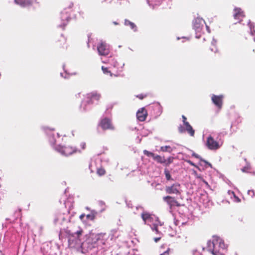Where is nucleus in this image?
I'll use <instances>...</instances> for the list:
<instances>
[{"label":"nucleus","mask_w":255,"mask_h":255,"mask_svg":"<svg viewBox=\"0 0 255 255\" xmlns=\"http://www.w3.org/2000/svg\"><path fill=\"white\" fill-rule=\"evenodd\" d=\"M33 0H14L16 4L22 7H26L30 5L32 3Z\"/></svg>","instance_id":"nucleus-16"},{"label":"nucleus","mask_w":255,"mask_h":255,"mask_svg":"<svg viewBox=\"0 0 255 255\" xmlns=\"http://www.w3.org/2000/svg\"><path fill=\"white\" fill-rule=\"evenodd\" d=\"M170 251H171L170 249L168 248L166 251H165L164 253L161 254L160 255H169Z\"/></svg>","instance_id":"nucleus-31"},{"label":"nucleus","mask_w":255,"mask_h":255,"mask_svg":"<svg viewBox=\"0 0 255 255\" xmlns=\"http://www.w3.org/2000/svg\"><path fill=\"white\" fill-rule=\"evenodd\" d=\"M141 217L143 220L144 224H146L147 222L152 221V217L151 215L148 212H143L141 215Z\"/></svg>","instance_id":"nucleus-17"},{"label":"nucleus","mask_w":255,"mask_h":255,"mask_svg":"<svg viewBox=\"0 0 255 255\" xmlns=\"http://www.w3.org/2000/svg\"><path fill=\"white\" fill-rule=\"evenodd\" d=\"M164 173L167 180H172L173 179L171 177L170 172L167 168H165L164 170Z\"/></svg>","instance_id":"nucleus-21"},{"label":"nucleus","mask_w":255,"mask_h":255,"mask_svg":"<svg viewBox=\"0 0 255 255\" xmlns=\"http://www.w3.org/2000/svg\"><path fill=\"white\" fill-rule=\"evenodd\" d=\"M97 49L100 55L103 56L108 55L110 52L109 49L104 43H101L97 47Z\"/></svg>","instance_id":"nucleus-13"},{"label":"nucleus","mask_w":255,"mask_h":255,"mask_svg":"<svg viewBox=\"0 0 255 255\" xmlns=\"http://www.w3.org/2000/svg\"><path fill=\"white\" fill-rule=\"evenodd\" d=\"M1 187V185L0 184V187Z\"/></svg>","instance_id":"nucleus-44"},{"label":"nucleus","mask_w":255,"mask_h":255,"mask_svg":"<svg viewBox=\"0 0 255 255\" xmlns=\"http://www.w3.org/2000/svg\"><path fill=\"white\" fill-rule=\"evenodd\" d=\"M143 153L148 157H152L153 159H154V157H155V155L154 153L149 151L146 150H144L143 151Z\"/></svg>","instance_id":"nucleus-24"},{"label":"nucleus","mask_w":255,"mask_h":255,"mask_svg":"<svg viewBox=\"0 0 255 255\" xmlns=\"http://www.w3.org/2000/svg\"><path fill=\"white\" fill-rule=\"evenodd\" d=\"M147 116V112L144 108H140L136 113L137 119L140 122L145 120Z\"/></svg>","instance_id":"nucleus-14"},{"label":"nucleus","mask_w":255,"mask_h":255,"mask_svg":"<svg viewBox=\"0 0 255 255\" xmlns=\"http://www.w3.org/2000/svg\"><path fill=\"white\" fill-rule=\"evenodd\" d=\"M195 157H197V158H198V157H199V156H197V155H195Z\"/></svg>","instance_id":"nucleus-42"},{"label":"nucleus","mask_w":255,"mask_h":255,"mask_svg":"<svg viewBox=\"0 0 255 255\" xmlns=\"http://www.w3.org/2000/svg\"><path fill=\"white\" fill-rule=\"evenodd\" d=\"M102 237L101 234H91L86 240L82 244V248L86 249L87 250L92 249L98 247V243Z\"/></svg>","instance_id":"nucleus-2"},{"label":"nucleus","mask_w":255,"mask_h":255,"mask_svg":"<svg viewBox=\"0 0 255 255\" xmlns=\"http://www.w3.org/2000/svg\"><path fill=\"white\" fill-rule=\"evenodd\" d=\"M186 127V130L187 131L188 133L192 136H193L195 134V130L192 128V126L189 124V123H186V125H185Z\"/></svg>","instance_id":"nucleus-19"},{"label":"nucleus","mask_w":255,"mask_h":255,"mask_svg":"<svg viewBox=\"0 0 255 255\" xmlns=\"http://www.w3.org/2000/svg\"><path fill=\"white\" fill-rule=\"evenodd\" d=\"M98 126L104 130H113L115 129V127L112 123V120L107 117L102 119L100 120Z\"/></svg>","instance_id":"nucleus-4"},{"label":"nucleus","mask_w":255,"mask_h":255,"mask_svg":"<svg viewBox=\"0 0 255 255\" xmlns=\"http://www.w3.org/2000/svg\"><path fill=\"white\" fill-rule=\"evenodd\" d=\"M125 25L126 26H129L131 29H133L134 31L137 30V27L136 25L132 22L129 21L128 19L125 20Z\"/></svg>","instance_id":"nucleus-18"},{"label":"nucleus","mask_w":255,"mask_h":255,"mask_svg":"<svg viewBox=\"0 0 255 255\" xmlns=\"http://www.w3.org/2000/svg\"><path fill=\"white\" fill-rule=\"evenodd\" d=\"M180 188V185L178 183H175L171 186H166L165 188V191L166 193L169 194H174L179 195L181 193Z\"/></svg>","instance_id":"nucleus-7"},{"label":"nucleus","mask_w":255,"mask_h":255,"mask_svg":"<svg viewBox=\"0 0 255 255\" xmlns=\"http://www.w3.org/2000/svg\"><path fill=\"white\" fill-rule=\"evenodd\" d=\"M161 238V237H158V238H154V241L155 243H157L158 242L159 240H160Z\"/></svg>","instance_id":"nucleus-37"},{"label":"nucleus","mask_w":255,"mask_h":255,"mask_svg":"<svg viewBox=\"0 0 255 255\" xmlns=\"http://www.w3.org/2000/svg\"><path fill=\"white\" fill-rule=\"evenodd\" d=\"M173 161V158L172 157H169L166 159V163H164L165 164L166 166H168L170 164L172 163Z\"/></svg>","instance_id":"nucleus-29"},{"label":"nucleus","mask_w":255,"mask_h":255,"mask_svg":"<svg viewBox=\"0 0 255 255\" xmlns=\"http://www.w3.org/2000/svg\"><path fill=\"white\" fill-rule=\"evenodd\" d=\"M55 149L65 156H69L76 151L75 148L71 146H64L55 147Z\"/></svg>","instance_id":"nucleus-6"},{"label":"nucleus","mask_w":255,"mask_h":255,"mask_svg":"<svg viewBox=\"0 0 255 255\" xmlns=\"http://www.w3.org/2000/svg\"><path fill=\"white\" fill-rule=\"evenodd\" d=\"M84 217H85V214H81V215L80 216L79 218H80V219L82 220H83V218H84Z\"/></svg>","instance_id":"nucleus-38"},{"label":"nucleus","mask_w":255,"mask_h":255,"mask_svg":"<svg viewBox=\"0 0 255 255\" xmlns=\"http://www.w3.org/2000/svg\"><path fill=\"white\" fill-rule=\"evenodd\" d=\"M44 129H45L46 132H47L49 130H50V131H54L55 130V128H49L48 127H45V128H44Z\"/></svg>","instance_id":"nucleus-35"},{"label":"nucleus","mask_w":255,"mask_h":255,"mask_svg":"<svg viewBox=\"0 0 255 255\" xmlns=\"http://www.w3.org/2000/svg\"><path fill=\"white\" fill-rule=\"evenodd\" d=\"M102 70L105 74H109L110 75V76H112V73H111V72L110 71H109L108 70V68L105 67L104 66H102Z\"/></svg>","instance_id":"nucleus-26"},{"label":"nucleus","mask_w":255,"mask_h":255,"mask_svg":"<svg viewBox=\"0 0 255 255\" xmlns=\"http://www.w3.org/2000/svg\"><path fill=\"white\" fill-rule=\"evenodd\" d=\"M57 47L62 48H67L66 39L63 35H61L55 41Z\"/></svg>","instance_id":"nucleus-15"},{"label":"nucleus","mask_w":255,"mask_h":255,"mask_svg":"<svg viewBox=\"0 0 255 255\" xmlns=\"http://www.w3.org/2000/svg\"><path fill=\"white\" fill-rule=\"evenodd\" d=\"M182 118L183 119V122L184 126L186 125V123H189L188 122L186 121L187 119L185 116L182 115Z\"/></svg>","instance_id":"nucleus-34"},{"label":"nucleus","mask_w":255,"mask_h":255,"mask_svg":"<svg viewBox=\"0 0 255 255\" xmlns=\"http://www.w3.org/2000/svg\"><path fill=\"white\" fill-rule=\"evenodd\" d=\"M101 95L97 92L94 91L88 93L86 96V102L88 104H92L95 101H99Z\"/></svg>","instance_id":"nucleus-5"},{"label":"nucleus","mask_w":255,"mask_h":255,"mask_svg":"<svg viewBox=\"0 0 255 255\" xmlns=\"http://www.w3.org/2000/svg\"><path fill=\"white\" fill-rule=\"evenodd\" d=\"M206 145L208 148L211 150H216L220 147L219 143L215 140L212 136L207 137Z\"/></svg>","instance_id":"nucleus-9"},{"label":"nucleus","mask_w":255,"mask_h":255,"mask_svg":"<svg viewBox=\"0 0 255 255\" xmlns=\"http://www.w3.org/2000/svg\"><path fill=\"white\" fill-rule=\"evenodd\" d=\"M214 47L213 48H211L210 49L212 51L214 52V53H217L219 52V50L218 49V48L215 46L214 45Z\"/></svg>","instance_id":"nucleus-33"},{"label":"nucleus","mask_w":255,"mask_h":255,"mask_svg":"<svg viewBox=\"0 0 255 255\" xmlns=\"http://www.w3.org/2000/svg\"><path fill=\"white\" fill-rule=\"evenodd\" d=\"M106 173V171L105 169L103 167H100L97 169V174L99 176H103Z\"/></svg>","instance_id":"nucleus-22"},{"label":"nucleus","mask_w":255,"mask_h":255,"mask_svg":"<svg viewBox=\"0 0 255 255\" xmlns=\"http://www.w3.org/2000/svg\"><path fill=\"white\" fill-rule=\"evenodd\" d=\"M242 170L243 172H245V168L242 169Z\"/></svg>","instance_id":"nucleus-41"},{"label":"nucleus","mask_w":255,"mask_h":255,"mask_svg":"<svg viewBox=\"0 0 255 255\" xmlns=\"http://www.w3.org/2000/svg\"><path fill=\"white\" fill-rule=\"evenodd\" d=\"M86 218L88 220L94 221L96 218L95 214L91 213L86 215Z\"/></svg>","instance_id":"nucleus-25"},{"label":"nucleus","mask_w":255,"mask_h":255,"mask_svg":"<svg viewBox=\"0 0 255 255\" xmlns=\"http://www.w3.org/2000/svg\"><path fill=\"white\" fill-rule=\"evenodd\" d=\"M202 161H204V162L208 164L210 166H211V164L210 163H209L207 161H205V160H202Z\"/></svg>","instance_id":"nucleus-40"},{"label":"nucleus","mask_w":255,"mask_h":255,"mask_svg":"<svg viewBox=\"0 0 255 255\" xmlns=\"http://www.w3.org/2000/svg\"><path fill=\"white\" fill-rule=\"evenodd\" d=\"M84 233L82 228H79L78 230L74 233L69 234L68 236V243L69 246L75 247L76 246L81 245L82 246V242L81 238Z\"/></svg>","instance_id":"nucleus-3"},{"label":"nucleus","mask_w":255,"mask_h":255,"mask_svg":"<svg viewBox=\"0 0 255 255\" xmlns=\"http://www.w3.org/2000/svg\"><path fill=\"white\" fill-rule=\"evenodd\" d=\"M114 23H115V24H117V22H114Z\"/></svg>","instance_id":"nucleus-43"},{"label":"nucleus","mask_w":255,"mask_h":255,"mask_svg":"<svg viewBox=\"0 0 255 255\" xmlns=\"http://www.w3.org/2000/svg\"><path fill=\"white\" fill-rule=\"evenodd\" d=\"M160 150L163 152L168 151L169 152H171L172 151L171 147L169 145L161 146L160 148Z\"/></svg>","instance_id":"nucleus-23"},{"label":"nucleus","mask_w":255,"mask_h":255,"mask_svg":"<svg viewBox=\"0 0 255 255\" xmlns=\"http://www.w3.org/2000/svg\"><path fill=\"white\" fill-rule=\"evenodd\" d=\"M153 160L160 163H166V159L164 158V157H162L160 155L157 154H156L155 157H154Z\"/></svg>","instance_id":"nucleus-20"},{"label":"nucleus","mask_w":255,"mask_h":255,"mask_svg":"<svg viewBox=\"0 0 255 255\" xmlns=\"http://www.w3.org/2000/svg\"><path fill=\"white\" fill-rule=\"evenodd\" d=\"M151 229L153 231H154L157 234H160L161 233L158 230V226L156 224H154L153 226L151 227Z\"/></svg>","instance_id":"nucleus-28"},{"label":"nucleus","mask_w":255,"mask_h":255,"mask_svg":"<svg viewBox=\"0 0 255 255\" xmlns=\"http://www.w3.org/2000/svg\"><path fill=\"white\" fill-rule=\"evenodd\" d=\"M223 98L224 96L222 95L219 96L213 95L211 97L212 102L219 109L222 107Z\"/></svg>","instance_id":"nucleus-10"},{"label":"nucleus","mask_w":255,"mask_h":255,"mask_svg":"<svg viewBox=\"0 0 255 255\" xmlns=\"http://www.w3.org/2000/svg\"><path fill=\"white\" fill-rule=\"evenodd\" d=\"M197 178H200L202 180V181L205 183V184L208 187H210V185L209 184H208V183L205 181L203 178H202L200 176H197Z\"/></svg>","instance_id":"nucleus-32"},{"label":"nucleus","mask_w":255,"mask_h":255,"mask_svg":"<svg viewBox=\"0 0 255 255\" xmlns=\"http://www.w3.org/2000/svg\"><path fill=\"white\" fill-rule=\"evenodd\" d=\"M49 142H50V144L52 145H54L55 144L56 140H55L53 135H50L49 136Z\"/></svg>","instance_id":"nucleus-27"},{"label":"nucleus","mask_w":255,"mask_h":255,"mask_svg":"<svg viewBox=\"0 0 255 255\" xmlns=\"http://www.w3.org/2000/svg\"><path fill=\"white\" fill-rule=\"evenodd\" d=\"M164 201L166 202L170 209H172L175 206L180 207L181 205L175 199V197L167 196L163 198Z\"/></svg>","instance_id":"nucleus-8"},{"label":"nucleus","mask_w":255,"mask_h":255,"mask_svg":"<svg viewBox=\"0 0 255 255\" xmlns=\"http://www.w3.org/2000/svg\"><path fill=\"white\" fill-rule=\"evenodd\" d=\"M188 162L192 165L197 167L193 163H192L191 161H188Z\"/></svg>","instance_id":"nucleus-39"},{"label":"nucleus","mask_w":255,"mask_h":255,"mask_svg":"<svg viewBox=\"0 0 255 255\" xmlns=\"http://www.w3.org/2000/svg\"><path fill=\"white\" fill-rule=\"evenodd\" d=\"M178 130L180 133H182L184 131V128L182 126H180L178 128Z\"/></svg>","instance_id":"nucleus-36"},{"label":"nucleus","mask_w":255,"mask_h":255,"mask_svg":"<svg viewBox=\"0 0 255 255\" xmlns=\"http://www.w3.org/2000/svg\"><path fill=\"white\" fill-rule=\"evenodd\" d=\"M146 97H147V95L143 94H140L136 95V97L140 100H142Z\"/></svg>","instance_id":"nucleus-30"},{"label":"nucleus","mask_w":255,"mask_h":255,"mask_svg":"<svg viewBox=\"0 0 255 255\" xmlns=\"http://www.w3.org/2000/svg\"><path fill=\"white\" fill-rule=\"evenodd\" d=\"M234 18L238 20V22H241L245 16L244 11L240 8H235L234 9Z\"/></svg>","instance_id":"nucleus-12"},{"label":"nucleus","mask_w":255,"mask_h":255,"mask_svg":"<svg viewBox=\"0 0 255 255\" xmlns=\"http://www.w3.org/2000/svg\"><path fill=\"white\" fill-rule=\"evenodd\" d=\"M207 244L209 250L213 255H225L227 246L221 239L215 238L212 242H208Z\"/></svg>","instance_id":"nucleus-1"},{"label":"nucleus","mask_w":255,"mask_h":255,"mask_svg":"<svg viewBox=\"0 0 255 255\" xmlns=\"http://www.w3.org/2000/svg\"><path fill=\"white\" fill-rule=\"evenodd\" d=\"M205 22L204 19L201 18H196L193 21V28L197 31H200L204 26Z\"/></svg>","instance_id":"nucleus-11"}]
</instances>
